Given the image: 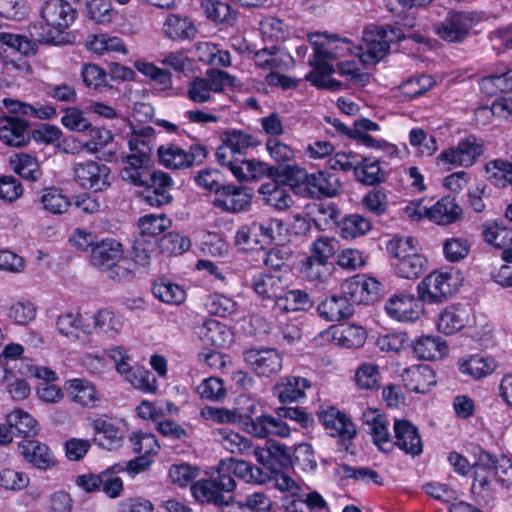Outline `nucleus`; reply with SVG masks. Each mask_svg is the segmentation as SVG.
Listing matches in <instances>:
<instances>
[{"label": "nucleus", "instance_id": "obj_38", "mask_svg": "<svg viewBox=\"0 0 512 512\" xmlns=\"http://www.w3.org/2000/svg\"><path fill=\"white\" fill-rule=\"evenodd\" d=\"M36 202L43 210L54 215L67 212L72 205L68 196L65 195L61 189L56 187L43 189Z\"/></svg>", "mask_w": 512, "mask_h": 512}, {"label": "nucleus", "instance_id": "obj_17", "mask_svg": "<svg viewBox=\"0 0 512 512\" xmlns=\"http://www.w3.org/2000/svg\"><path fill=\"white\" fill-rule=\"evenodd\" d=\"M424 302L412 294H397L390 297L385 304L386 313L400 322H413L420 318Z\"/></svg>", "mask_w": 512, "mask_h": 512}, {"label": "nucleus", "instance_id": "obj_23", "mask_svg": "<svg viewBox=\"0 0 512 512\" xmlns=\"http://www.w3.org/2000/svg\"><path fill=\"white\" fill-rule=\"evenodd\" d=\"M310 380L300 376H284L273 386L272 393L281 403H292L305 397V390L311 388Z\"/></svg>", "mask_w": 512, "mask_h": 512}, {"label": "nucleus", "instance_id": "obj_27", "mask_svg": "<svg viewBox=\"0 0 512 512\" xmlns=\"http://www.w3.org/2000/svg\"><path fill=\"white\" fill-rule=\"evenodd\" d=\"M428 219L437 225H450L462 217V209L451 196H444L428 209Z\"/></svg>", "mask_w": 512, "mask_h": 512}, {"label": "nucleus", "instance_id": "obj_18", "mask_svg": "<svg viewBox=\"0 0 512 512\" xmlns=\"http://www.w3.org/2000/svg\"><path fill=\"white\" fill-rule=\"evenodd\" d=\"M318 417L327 433L346 442L355 438L356 427L351 419L339 409L331 406L319 411Z\"/></svg>", "mask_w": 512, "mask_h": 512}, {"label": "nucleus", "instance_id": "obj_49", "mask_svg": "<svg viewBox=\"0 0 512 512\" xmlns=\"http://www.w3.org/2000/svg\"><path fill=\"white\" fill-rule=\"evenodd\" d=\"M81 320L80 313L67 312L58 317L56 326L59 333L71 341H84L87 333L82 328Z\"/></svg>", "mask_w": 512, "mask_h": 512}, {"label": "nucleus", "instance_id": "obj_26", "mask_svg": "<svg viewBox=\"0 0 512 512\" xmlns=\"http://www.w3.org/2000/svg\"><path fill=\"white\" fill-rule=\"evenodd\" d=\"M363 419L368 426L369 434L372 435L374 444L381 451L391 450L392 437L388 429L386 417L377 410H368L363 414Z\"/></svg>", "mask_w": 512, "mask_h": 512}, {"label": "nucleus", "instance_id": "obj_7", "mask_svg": "<svg viewBox=\"0 0 512 512\" xmlns=\"http://www.w3.org/2000/svg\"><path fill=\"white\" fill-rule=\"evenodd\" d=\"M207 155V148L199 143L192 144L187 149L176 143H166L157 148L159 163L171 170L191 168L195 163L203 162Z\"/></svg>", "mask_w": 512, "mask_h": 512}, {"label": "nucleus", "instance_id": "obj_33", "mask_svg": "<svg viewBox=\"0 0 512 512\" xmlns=\"http://www.w3.org/2000/svg\"><path fill=\"white\" fill-rule=\"evenodd\" d=\"M65 389L71 399L82 407L94 408L99 401L96 387L90 381L81 378L68 380Z\"/></svg>", "mask_w": 512, "mask_h": 512}, {"label": "nucleus", "instance_id": "obj_43", "mask_svg": "<svg viewBox=\"0 0 512 512\" xmlns=\"http://www.w3.org/2000/svg\"><path fill=\"white\" fill-rule=\"evenodd\" d=\"M413 352L419 359L434 360L447 352V345L439 336H421L414 341Z\"/></svg>", "mask_w": 512, "mask_h": 512}, {"label": "nucleus", "instance_id": "obj_2", "mask_svg": "<svg viewBox=\"0 0 512 512\" xmlns=\"http://www.w3.org/2000/svg\"><path fill=\"white\" fill-rule=\"evenodd\" d=\"M309 41L314 50L309 64L314 69L306 75L305 79L313 85H324L325 77L334 72L330 62L351 52L352 43L347 39H339L336 36L328 37L320 33L310 35Z\"/></svg>", "mask_w": 512, "mask_h": 512}, {"label": "nucleus", "instance_id": "obj_24", "mask_svg": "<svg viewBox=\"0 0 512 512\" xmlns=\"http://www.w3.org/2000/svg\"><path fill=\"white\" fill-rule=\"evenodd\" d=\"M93 442L107 450L118 448L123 440L122 431L112 422L107 415H102L91 420Z\"/></svg>", "mask_w": 512, "mask_h": 512}, {"label": "nucleus", "instance_id": "obj_3", "mask_svg": "<svg viewBox=\"0 0 512 512\" xmlns=\"http://www.w3.org/2000/svg\"><path fill=\"white\" fill-rule=\"evenodd\" d=\"M76 9L67 0H47L41 9L45 26L35 27L40 42L55 44L58 37L75 21Z\"/></svg>", "mask_w": 512, "mask_h": 512}, {"label": "nucleus", "instance_id": "obj_5", "mask_svg": "<svg viewBox=\"0 0 512 512\" xmlns=\"http://www.w3.org/2000/svg\"><path fill=\"white\" fill-rule=\"evenodd\" d=\"M236 489V481L221 472L217 466L216 470L207 478L195 481L191 486V494L199 503L223 506L228 504L226 494Z\"/></svg>", "mask_w": 512, "mask_h": 512}, {"label": "nucleus", "instance_id": "obj_62", "mask_svg": "<svg viewBox=\"0 0 512 512\" xmlns=\"http://www.w3.org/2000/svg\"><path fill=\"white\" fill-rule=\"evenodd\" d=\"M125 377L136 389L147 393H155L157 390L158 385L155 376L143 367H132Z\"/></svg>", "mask_w": 512, "mask_h": 512}, {"label": "nucleus", "instance_id": "obj_21", "mask_svg": "<svg viewBox=\"0 0 512 512\" xmlns=\"http://www.w3.org/2000/svg\"><path fill=\"white\" fill-rule=\"evenodd\" d=\"M248 433L257 438H267L270 436L288 437L290 428L283 420V417L272 415H260L255 418H249L245 423Z\"/></svg>", "mask_w": 512, "mask_h": 512}, {"label": "nucleus", "instance_id": "obj_61", "mask_svg": "<svg viewBox=\"0 0 512 512\" xmlns=\"http://www.w3.org/2000/svg\"><path fill=\"white\" fill-rule=\"evenodd\" d=\"M136 68L140 73L150 78L159 90L172 88V76L169 71L149 62H138Z\"/></svg>", "mask_w": 512, "mask_h": 512}, {"label": "nucleus", "instance_id": "obj_8", "mask_svg": "<svg viewBox=\"0 0 512 512\" xmlns=\"http://www.w3.org/2000/svg\"><path fill=\"white\" fill-rule=\"evenodd\" d=\"M484 153V143L474 135L460 139L457 145L444 149L436 157L437 165L447 170L470 167Z\"/></svg>", "mask_w": 512, "mask_h": 512}, {"label": "nucleus", "instance_id": "obj_41", "mask_svg": "<svg viewBox=\"0 0 512 512\" xmlns=\"http://www.w3.org/2000/svg\"><path fill=\"white\" fill-rule=\"evenodd\" d=\"M252 288L262 299H272L277 303L278 298L284 293V282L280 276L258 274L252 279Z\"/></svg>", "mask_w": 512, "mask_h": 512}, {"label": "nucleus", "instance_id": "obj_60", "mask_svg": "<svg viewBox=\"0 0 512 512\" xmlns=\"http://www.w3.org/2000/svg\"><path fill=\"white\" fill-rule=\"evenodd\" d=\"M141 236L156 237L171 226V220L164 214H146L139 218Z\"/></svg>", "mask_w": 512, "mask_h": 512}, {"label": "nucleus", "instance_id": "obj_45", "mask_svg": "<svg viewBox=\"0 0 512 512\" xmlns=\"http://www.w3.org/2000/svg\"><path fill=\"white\" fill-rule=\"evenodd\" d=\"M164 34L172 40L194 38L197 29L190 19L179 15H169L163 24Z\"/></svg>", "mask_w": 512, "mask_h": 512}, {"label": "nucleus", "instance_id": "obj_59", "mask_svg": "<svg viewBox=\"0 0 512 512\" xmlns=\"http://www.w3.org/2000/svg\"><path fill=\"white\" fill-rule=\"evenodd\" d=\"M201 6L205 16L213 22L231 24L236 18V13L228 3L219 0H206L202 2Z\"/></svg>", "mask_w": 512, "mask_h": 512}, {"label": "nucleus", "instance_id": "obj_19", "mask_svg": "<svg viewBox=\"0 0 512 512\" xmlns=\"http://www.w3.org/2000/svg\"><path fill=\"white\" fill-rule=\"evenodd\" d=\"M394 441L392 447L396 446L401 451L412 457L423 452V442L418 428L406 419H395L393 424Z\"/></svg>", "mask_w": 512, "mask_h": 512}, {"label": "nucleus", "instance_id": "obj_28", "mask_svg": "<svg viewBox=\"0 0 512 512\" xmlns=\"http://www.w3.org/2000/svg\"><path fill=\"white\" fill-rule=\"evenodd\" d=\"M404 386L412 392L426 393L436 384L434 371L427 365L406 368L402 373Z\"/></svg>", "mask_w": 512, "mask_h": 512}, {"label": "nucleus", "instance_id": "obj_13", "mask_svg": "<svg viewBox=\"0 0 512 512\" xmlns=\"http://www.w3.org/2000/svg\"><path fill=\"white\" fill-rule=\"evenodd\" d=\"M243 360L260 377L277 375L283 367V357L275 348L247 349Z\"/></svg>", "mask_w": 512, "mask_h": 512}, {"label": "nucleus", "instance_id": "obj_42", "mask_svg": "<svg viewBox=\"0 0 512 512\" xmlns=\"http://www.w3.org/2000/svg\"><path fill=\"white\" fill-rule=\"evenodd\" d=\"M9 162L13 171L24 180L36 182L42 176L37 158L30 154L16 153L10 157Z\"/></svg>", "mask_w": 512, "mask_h": 512}, {"label": "nucleus", "instance_id": "obj_36", "mask_svg": "<svg viewBox=\"0 0 512 512\" xmlns=\"http://www.w3.org/2000/svg\"><path fill=\"white\" fill-rule=\"evenodd\" d=\"M221 472L230 478L237 477L247 483L261 482L262 471L260 468L244 460L229 459L218 464Z\"/></svg>", "mask_w": 512, "mask_h": 512}, {"label": "nucleus", "instance_id": "obj_48", "mask_svg": "<svg viewBox=\"0 0 512 512\" xmlns=\"http://www.w3.org/2000/svg\"><path fill=\"white\" fill-rule=\"evenodd\" d=\"M313 300L310 295L300 289H293L282 293L277 300L276 306L285 312L308 311L313 307Z\"/></svg>", "mask_w": 512, "mask_h": 512}, {"label": "nucleus", "instance_id": "obj_29", "mask_svg": "<svg viewBox=\"0 0 512 512\" xmlns=\"http://www.w3.org/2000/svg\"><path fill=\"white\" fill-rule=\"evenodd\" d=\"M319 316L327 321L335 322L349 318L354 308L346 295H331L324 299L317 307Z\"/></svg>", "mask_w": 512, "mask_h": 512}, {"label": "nucleus", "instance_id": "obj_11", "mask_svg": "<svg viewBox=\"0 0 512 512\" xmlns=\"http://www.w3.org/2000/svg\"><path fill=\"white\" fill-rule=\"evenodd\" d=\"M419 298L427 303H440L456 291V281L449 272L434 271L417 286Z\"/></svg>", "mask_w": 512, "mask_h": 512}, {"label": "nucleus", "instance_id": "obj_30", "mask_svg": "<svg viewBox=\"0 0 512 512\" xmlns=\"http://www.w3.org/2000/svg\"><path fill=\"white\" fill-rule=\"evenodd\" d=\"M123 256L122 245L114 239L97 242L90 255L92 265L107 269L112 268Z\"/></svg>", "mask_w": 512, "mask_h": 512}, {"label": "nucleus", "instance_id": "obj_50", "mask_svg": "<svg viewBox=\"0 0 512 512\" xmlns=\"http://www.w3.org/2000/svg\"><path fill=\"white\" fill-rule=\"evenodd\" d=\"M153 295L161 302L180 305L186 299V291L180 285L161 279L152 285Z\"/></svg>", "mask_w": 512, "mask_h": 512}, {"label": "nucleus", "instance_id": "obj_39", "mask_svg": "<svg viewBox=\"0 0 512 512\" xmlns=\"http://www.w3.org/2000/svg\"><path fill=\"white\" fill-rule=\"evenodd\" d=\"M259 194L263 202L279 211L291 207L293 199L288 190L276 182H267L260 186Z\"/></svg>", "mask_w": 512, "mask_h": 512}, {"label": "nucleus", "instance_id": "obj_52", "mask_svg": "<svg viewBox=\"0 0 512 512\" xmlns=\"http://www.w3.org/2000/svg\"><path fill=\"white\" fill-rule=\"evenodd\" d=\"M371 227V222L360 214L347 215L338 223L339 234L345 239L363 236Z\"/></svg>", "mask_w": 512, "mask_h": 512}, {"label": "nucleus", "instance_id": "obj_14", "mask_svg": "<svg viewBox=\"0 0 512 512\" xmlns=\"http://www.w3.org/2000/svg\"><path fill=\"white\" fill-rule=\"evenodd\" d=\"M382 285L373 277L355 276L346 280L341 287L352 306L354 304L370 305L380 296Z\"/></svg>", "mask_w": 512, "mask_h": 512}, {"label": "nucleus", "instance_id": "obj_37", "mask_svg": "<svg viewBox=\"0 0 512 512\" xmlns=\"http://www.w3.org/2000/svg\"><path fill=\"white\" fill-rule=\"evenodd\" d=\"M228 169L237 180L249 181L261 178L264 175H271L273 167L261 161L244 158L239 161L236 160V163L228 167Z\"/></svg>", "mask_w": 512, "mask_h": 512}, {"label": "nucleus", "instance_id": "obj_34", "mask_svg": "<svg viewBox=\"0 0 512 512\" xmlns=\"http://www.w3.org/2000/svg\"><path fill=\"white\" fill-rule=\"evenodd\" d=\"M29 139L28 122L21 118L9 117L0 127V140L6 145L21 147L28 143Z\"/></svg>", "mask_w": 512, "mask_h": 512}, {"label": "nucleus", "instance_id": "obj_64", "mask_svg": "<svg viewBox=\"0 0 512 512\" xmlns=\"http://www.w3.org/2000/svg\"><path fill=\"white\" fill-rule=\"evenodd\" d=\"M158 246L163 254L180 255L190 248L191 242L190 239L184 235L177 232H169L162 236Z\"/></svg>", "mask_w": 512, "mask_h": 512}, {"label": "nucleus", "instance_id": "obj_56", "mask_svg": "<svg viewBox=\"0 0 512 512\" xmlns=\"http://www.w3.org/2000/svg\"><path fill=\"white\" fill-rule=\"evenodd\" d=\"M486 178L495 186L506 187L512 184V166L509 161L495 159L485 165Z\"/></svg>", "mask_w": 512, "mask_h": 512}, {"label": "nucleus", "instance_id": "obj_55", "mask_svg": "<svg viewBox=\"0 0 512 512\" xmlns=\"http://www.w3.org/2000/svg\"><path fill=\"white\" fill-rule=\"evenodd\" d=\"M266 149L270 157L279 164L286 165V175L293 171H297V166L289 165L295 159V150L288 144L280 141L278 138H269L266 142Z\"/></svg>", "mask_w": 512, "mask_h": 512}, {"label": "nucleus", "instance_id": "obj_63", "mask_svg": "<svg viewBox=\"0 0 512 512\" xmlns=\"http://www.w3.org/2000/svg\"><path fill=\"white\" fill-rule=\"evenodd\" d=\"M200 469L188 463L173 464L169 468V478L180 487L192 486L199 476Z\"/></svg>", "mask_w": 512, "mask_h": 512}, {"label": "nucleus", "instance_id": "obj_22", "mask_svg": "<svg viewBox=\"0 0 512 512\" xmlns=\"http://www.w3.org/2000/svg\"><path fill=\"white\" fill-rule=\"evenodd\" d=\"M199 339L205 344L224 348L233 342V333L230 328L215 319H206L194 328Z\"/></svg>", "mask_w": 512, "mask_h": 512}, {"label": "nucleus", "instance_id": "obj_6", "mask_svg": "<svg viewBox=\"0 0 512 512\" xmlns=\"http://www.w3.org/2000/svg\"><path fill=\"white\" fill-rule=\"evenodd\" d=\"M236 77L219 69H208L206 77H194L187 86V98L196 104L210 102L215 94H220L225 87L235 86Z\"/></svg>", "mask_w": 512, "mask_h": 512}, {"label": "nucleus", "instance_id": "obj_40", "mask_svg": "<svg viewBox=\"0 0 512 512\" xmlns=\"http://www.w3.org/2000/svg\"><path fill=\"white\" fill-rule=\"evenodd\" d=\"M479 464L487 469H493L497 481L506 488L512 487V462L506 457L498 459L496 456L482 452Z\"/></svg>", "mask_w": 512, "mask_h": 512}, {"label": "nucleus", "instance_id": "obj_31", "mask_svg": "<svg viewBox=\"0 0 512 512\" xmlns=\"http://www.w3.org/2000/svg\"><path fill=\"white\" fill-rule=\"evenodd\" d=\"M20 453L34 467L47 470L54 466V457L47 445L35 440H24L19 443Z\"/></svg>", "mask_w": 512, "mask_h": 512}, {"label": "nucleus", "instance_id": "obj_9", "mask_svg": "<svg viewBox=\"0 0 512 512\" xmlns=\"http://www.w3.org/2000/svg\"><path fill=\"white\" fill-rule=\"evenodd\" d=\"M222 144L216 150V159L221 166L230 167L236 160L246 158L249 148L259 145V141L251 134L240 130H228L222 133Z\"/></svg>", "mask_w": 512, "mask_h": 512}, {"label": "nucleus", "instance_id": "obj_46", "mask_svg": "<svg viewBox=\"0 0 512 512\" xmlns=\"http://www.w3.org/2000/svg\"><path fill=\"white\" fill-rule=\"evenodd\" d=\"M286 512H328L324 498L318 492L296 495L287 503Z\"/></svg>", "mask_w": 512, "mask_h": 512}, {"label": "nucleus", "instance_id": "obj_10", "mask_svg": "<svg viewBox=\"0 0 512 512\" xmlns=\"http://www.w3.org/2000/svg\"><path fill=\"white\" fill-rule=\"evenodd\" d=\"M73 179L83 189L101 192L110 186V168L101 162L86 160L73 166Z\"/></svg>", "mask_w": 512, "mask_h": 512}, {"label": "nucleus", "instance_id": "obj_44", "mask_svg": "<svg viewBox=\"0 0 512 512\" xmlns=\"http://www.w3.org/2000/svg\"><path fill=\"white\" fill-rule=\"evenodd\" d=\"M7 422L13 430V436L34 437L38 433V423L28 412L15 409L7 415Z\"/></svg>", "mask_w": 512, "mask_h": 512}, {"label": "nucleus", "instance_id": "obj_4", "mask_svg": "<svg viewBox=\"0 0 512 512\" xmlns=\"http://www.w3.org/2000/svg\"><path fill=\"white\" fill-rule=\"evenodd\" d=\"M387 250L393 258L395 273L405 279H417L426 270V258L417 253L413 238H394L389 241Z\"/></svg>", "mask_w": 512, "mask_h": 512}, {"label": "nucleus", "instance_id": "obj_15", "mask_svg": "<svg viewBox=\"0 0 512 512\" xmlns=\"http://www.w3.org/2000/svg\"><path fill=\"white\" fill-rule=\"evenodd\" d=\"M297 174L303 175L304 190L309 198L334 197L341 192V182L334 174L326 171L307 174L301 168H297Z\"/></svg>", "mask_w": 512, "mask_h": 512}, {"label": "nucleus", "instance_id": "obj_35", "mask_svg": "<svg viewBox=\"0 0 512 512\" xmlns=\"http://www.w3.org/2000/svg\"><path fill=\"white\" fill-rule=\"evenodd\" d=\"M483 240L496 249L512 244V228L504 220L486 221L481 225Z\"/></svg>", "mask_w": 512, "mask_h": 512}, {"label": "nucleus", "instance_id": "obj_1", "mask_svg": "<svg viewBox=\"0 0 512 512\" xmlns=\"http://www.w3.org/2000/svg\"><path fill=\"white\" fill-rule=\"evenodd\" d=\"M154 129L150 126L134 131L128 140L129 154L124 158L121 177L124 181L137 186L149 188L154 192L170 194L174 184L171 176L162 171L151 172L152 152L155 145Z\"/></svg>", "mask_w": 512, "mask_h": 512}, {"label": "nucleus", "instance_id": "obj_25", "mask_svg": "<svg viewBox=\"0 0 512 512\" xmlns=\"http://www.w3.org/2000/svg\"><path fill=\"white\" fill-rule=\"evenodd\" d=\"M469 316L470 310L466 305L447 306L438 317L437 328L446 335H452L466 326Z\"/></svg>", "mask_w": 512, "mask_h": 512}, {"label": "nucleus", "instance_id": "obj_47", "mask_svg": "<svg viewBox=\"0 0 512 512\" xmlns=\"http://www.w3.org/2000/svg\"><path fill=\"white\" fill-rule=\"evenodd\" d=\"M217 440L223 448L230 453L249 455L252 451V441L228 428H221L216 431Z\"/></svg>", "mask_w": 512, "mask_h": 512}, {"label": "nucleus", "instance_id": "obj_32", "mask_svg": "<svg viewBox=\"0 0 512 512\" xmlns=\"http://www.w3.org/2000/svg\"><path fill=\"white\" fill-rule=\"evenodd\" d=\"M354 177L361 184L376 186L386 182L388 173L378 159L361 156Z\"/></svg>", "mask_w": 512, "mask_h": 512}, {"label": "nucleus", "instance_id": "obj_54", "mask_svg": "<svg viewBox=\"0 0 512 512\" xmlns=\"http://www.w3.org/2000/svg\"><path fill=\"white\" fill-rule=\"evenodd\" d=\"M95 329L109 337H115L123 327V319L111 309L99 310L93 317Z\"/></svg>", "mask_w": 512, "mask_h": 512}, {"label": "nucleus", "instance_id": "obj_16", "mask_svg": "<svg viewBox=\"0 0 512 512\" xmlns=\"http://www.w3.org/2000/svg\"><path fill=\"white\" fill-rule=\"evenodd\" d=\"M385 37L383 27L375 26L364 30L363 44L359 47V58L362 63L375 64L386 56L390 44Z\"/></svg>", "mask_w": 512, "mask_h": 512}, {"label": "nucleus", "instance_id": "obj_58", "mask_svg": "<svg viewBox=\"0 0 512 512\" xmlns=\"http://www.w3.org/2000/svg\"><path fill=\"white\" fill-rule=\"evenodd\" d=\"M124 471L123 464L117 463L101 472V491L110 498H117L123 492V481L117 475Z\"/></svg>", "mask_w": 512, "mask_h": 512}, {"label": "nucleus", "instance_id": "obj_57", "mask_svg": "<svg viewBox=\"0 0 512 512\" xmlns=\"http://www.w3.org/2000/svg\"><path fill=\"white\" fill-rule=\"evenodd\" d=\"M333 338L346 348H359L366 340V331L363 327L349 324L334 328Z\"/></svg>", "mask_w": 512, "mask_h": 512}, {"label": "nucleus", "instance_id": "obj_20", "mask_svg": "<svg viewBox=\"0 0 512 512\" xmlns=\"http://www.w3.org/2000/svg\"><path fill=\"white\" fill-rule=\"evenodd\" d=\"M251 202V194L242 186L224 184L214 196L212 204L215 208L230 213L244 211Z\"/></svg>", "mask_w": 512, "mask_h": 512}, {"label": "nucleus", "instance_id": "obj_53", "mask_svg": "<svg viewBox=\"0 0 512 512\" xmlns=\"http://www.w3.org/2000/svg\"><path fill=\"white\" fill-rule=\"evenodd\" d=\"M300 273L310 282L325 283L331 277V267L329 263L308 256L301 261Z\"/></svg>", "mask_w": 512, "mask_h": 512}, {"label": "nucleus", "instance_id": "obj_12", "mask_svg": "<svg viewBox=\"0 0 512 512\" xmlns=\"http://www.w3.org/2000/svg\"><path fill=\"white\" fill-rule=\"evenodd\" d=\"M476 22L472 13L450 11L443 21L434 26V30L439 38L446 42H461L468 36Z\"/></svg>", "mask_w": 512, "mask_h": 512}, {"label": "nucleus", "instance_id": "obj_51", "mask_svg": "<svg viewBox=\"0 0 512 512\" xmlns=\"http://www.w3.org/2000/svg\"><path fill=\"white\" fill-rule=\"evenodd\" d=\"M496 367V361L492 357L474 355L461 363L459 370L474 379H481L492 374Z\"/></svg>", "mask_w": 512, "mask_h": 512}]
</instances>
